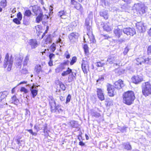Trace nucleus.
I'll return each mask as SVG.
<instances>
[{
	"label": "nucleus",
	"instance_id": "nucleus-1",
	"mask_svg": "<svg viewBox=\"0 0 151 151\" xmlns=\"http://www.w3.org/2000/svg\"><path fill=\"white\" fill-rule=\"evenodd\" d=\"M135 97L134 93L132 91H128L123 95V101L125 104L130 105L132 104Z\"/></svg>",
	"mask_w": 151,
	"mask_h": 151
},
{
	"label": "nucleus",
	"instance_id": "nucleus-2",
	"mask_svg": "<svg viewBox=\"0 0 151 151\" xmlns=\"http://www.w3.org/2000/svg\"><path fill=\"white\" fill-rule=\"evenodd\" d=\"M14 61V58L12 55L7 53L4 61L3 67L6 68L7 71H10L12 69Z\"/></svg>",
	"mask_w": 151,
	"mask_h": 151
},
{
	"label": "nucleus",
	"instance_id": "nucleus-3",
	"mask_svg": "<svg viewBox=\"0 0 151 151\" xmlns=\"http://www.w3.org/2000/svg\"><path fill=\"white\" fill-rule=\"evenodd\" d=\"M142 93L145 96L151 94V85L148 82L143 83L142 86Z\"/></svg>",
	"mask_w": 151,
	"mask_h": 151
},
{
	"label": "nucleus",
	"instance_id": "nucleus-4",
	"mask_svg": "<svg viewBox=\"0 0 151 151\" xmlns=\"http://www.w3.org/2000/svg\"><path fill=\"white\" fill-rule=\"evenodd\" d=\"M134 8L140 14L145 13L146 11V7L141 3H137L134 4Z\"/></svg>",
	"mask_w": 151,
	"mask_h": 151
},
{
	"label": "nucleus",
	"instance_id": "nucleus-5",
	"mask_svg": "<svg viewBox=\"0 0 151 151\" xmlns=\"http://www.w3.org/2000/svg\"><path fill=\"white\" fill-rule=\"evenodd\" d=\"M62 106L60 104L56 105L53 109H51V111L52 113H56L57 114H62L64 113L65 111L62 109Z\"/></svg>",
	"mask_w": 151,
	"mask_h": 151
},
{
	"label": "nucleus",
	"instance_id": "nucleus-6",
	"mask_svg": "<svg viewBox=\"0 0 151 151\" xmlns=\"http://www.w3.org/2000/svg\"><path fill=\"white\" fill-rule=\"evenodd\" d=\"M107 61L109 64H114V66L119 65L120 61L119 60L116 59V57L113 55L111 56L108 58L107 60Z\"/></svg>",
	"mask_w": 151,
	"mask_h": 151
},
{
	"label": "nucleus",
	"instance_id": "nucleus-7",
	"mask_svg": "<svg viewBox=\"0 0 151 151\" xmlns=\"http://www.w3.org/2000/svg\"><path fill=\"white\" fill-rule=\"evenodd\" d=\"M89 17H90V18L89 17H88L86 19L85 26L86 27L87 32L89 31V33L91 34V31H92V30L90 24L92 22V16H90Z\"/></svg>",
	"mask_w": 151,
	"mask_h": 151
},
{
	"label": "nucleus",
	"instance_id": "nucleus-8",
	"mask_svg": "<svg viewBox=\"0 0 151 151\" xmlns=\"http://www.w3.org/2000/svg\"><path fill=\"white\" fill-rule=\"evenodd\" d=\"M47 99L49 101L50 110L52 109H53L54 108V106L56 105V103L55 99L52 96H49L47 98Z\"/></svg>",
	"mask_w": 151,
	"mask_h": 151
},
{
	"label": "nucleus",
	"instance_id": "nucleus-9",
	"mask_svg": "<svg viewBox=\"0 0 151 151\" xmlns=\"http://www.w3.org/2000/svg\"><path fill=\"white\" fill-rule=\"evenodd\" d=\"M123 32L124 34L127 35L133 36L136 34V32L134 29L131 28H127L123 29Z\"/></svg>",
	"mask_w": 151,
	"mask_h": 151
},
{
	"label": "nucleus",
	"instance_id": "nucleus-10",
	"mask_svg": "<svg viewBox=\"0 0 151 151\" xmlns=\"http://www.w3.org/2000/svg\"><path fill=\"white\" fill-rule=\"evenodd\" d=\"M107 90L108 95L110 96H113L116 93V89L114 86L111 85L107 86Z\"/></svg>",
	"mask_w": 151,
	"mask_h": 151
},
{
	"label": "nucleus",
	"instance_id": "nucleus-11",
	"mask_svg": "<svg viewBox=\"0 0 151 151\" xmlns=\"http://www.w3.org/2000/svg\"><path fill=\"white\" fill-rule=\"evenodd\" d=\"M78 37V34L76 32H73L70 33L69 35V39L72 42H76Z\"/></svg>",
	"mask_w": 151,
	"mask_h": 151
},
{
	"label": "nucleus",
	"instance_id": "nucleus-12",
	"mask_svg": "<svg viewBox=\"0 0 151 151\" xmlns=\"http://www.w3.org/2000/svg\"><path fill=\"white\" fill-rule=\"evenodd\" d=\"M151 60V58H144L141 57L137 59L136 61L137 62V64L138 65H141L142 63H148L149 61Z\"/></svg>",
	"mask_w": 151,
	"mask_h": 151
},
{
	"label": "nucleus",
	"instance_id": "nucleus-13",
	"mask_svg": "<svg viewBox=\"0 0 151 151\" xmlns=\"http://www.w3.org/2000/svg\"><path fill=\"white\" fill-rule=\"evenodd\" d=\"M136 27L139 32H142L145 31V28L143 24L141 22H139L136 24Z\"/></svg>",
	"mask_w": 151,
	"mask_h": 151
},
{
	"label": "nucleus",
	"instance_id": "nucleus-14",
	"mask_svg": "<svg viewBox=\"0 0 151 151\" xmlns=\"http://www.w3.org/2000/svg\"><path fill=\"white\" fill-rule=\"evenodd\" d=\"M82 68L84 73H88V70H89L88 63L83 60L82 64Z\"/></svg>",
	"mask_w": 151,
	"mask_h": 151
},
{
	"label": "nucleus",
	"instance_id": "nucleus-15",
	"mask_svg": "<svg viewBox=\"0 0 151 151\" xmlns=\"http://www.w3.org/2000/svg\"><path fill=\"white\" fill-rule=\"evenodd\" d=\"M132 80L134 83L138 84L142 81L143 78L141 76H134L132 78Z\"/></svg>",
	"mask_w": 151,
	"mask_h": 151
},
{
	"label": "nucleus",
	"instance_id": "nucleus-16",
	"mask_svg": "<svg viewBox=\"0 0 151 151\" xmlns=\"http://www.w3.org/2000/svg\"><path fill=\"white\" fill-rule=\"evenodd\" d=\"M28 43L32 49H35L38 46L37 42L35 39L29 40Z\"/></svg>",
	"mask_w": 151,
	"mask_h": 151
},
{
	"label": "nucleus",
	"instance_id": "nucleus-17",
	"mask_svg": "<svg viewBox=\"0 0 151 151\" xmlns=\"http://www.w3.org/2000/svg\"><path fill=\"white\" fill-rule=\"evenodd\" d=\"M124 86L123 81L121 79H119L114 83L115 88L118 89H120L122 87H123Z\"/></svg>",
	"mask_w": 151,
	"mask_h": 151
},
{
	"label": "nucleus",
	"instance_id": "nucleus-18",
	"mask_svg": "<svg viewBox=\"0 0 151 151\" xmlns=\"http://www.w3.org/2000/svg\"><path fill=\"white\" fill-rule=\"evenodd\" d=\"M114 33L116 37L119 38L122 34V29L117 28L115 29Z\"/></svg>",
	"mask_w": 151,
	"mask_h": 151
},
{
	"label": "nucleus",
	"instance_id": "nucleus-19",
	"mask_svg": "<svg viewBox=\"0 0 151 151\" xmlns=\"http://www.w3.org/2000/svg\"><path fill=\"white\" fill-rule=\"evenodd\" d=\"M97 93L98 97L102 101L104 99L103 91L101 89L97 88Z\"/></svg>",
	"mask_w": 151,
	"mask_h": 151
},
{
	"label": "nucleus",
	"instance_id": "nucleus-20",
	"mask_svg": "<svg viewBox=\"0 0 151 151\" xmlns=\"http://www.w3.org/2000/svg\"><path fill=\"white\" fill-rule=\"evenodd\" d=\"M30 90L32 94V97L35 98L37 94V88L35 86H33L30 88Z\"/></svg>",
	"mask_w": 151,
	"mask_h": 151
},
{
	"label": "nucleus",
	"instance_id": "nucleus-21",
	"mask_svg": "<svg viewBox=\"0 0 151 151\" xmlns=\"http://www.w3.org/2000/svg\"><path fill=\"white\" fill-rule=\"evenodd\" d=\"M103 27L104 29L107 32H110L112 29L111 24L109 22L104 24Z\"/></svg>",
	"mask_w": 151,
	"mask_h": 151
},
{
	"label": "nucleus",
	"instance_id": "nucleus-22",
	"mask_svg": "<svg viewBox=\"0 0 151 151\" xmlns=\"http://www.w3.org/2000/svg\"><path fill=\"white\" fill-rule=\"evenodd\" d=\"M89 31L87 32V35L88 36L90 40V43H94L96 42V40L94 38V36L92 34V31H91V34L89 33Z\"/></svg>",
	"mask_w": 151,
	"mask_h": 151
},
{
	"label": "nucleus",
	"instance_id": "nucleus-23",
	"mask_svg": "<svg viewBox=\"0 0 151 151\" xmlns=\"http://www.w3.org/2000/svg\"><path fill=\"white\" fill-rule=\"evenodd\" d=\"M122 145L124 149L127 150H130L132 149V146L129 142L124 143Z\"/></svg>",
	"mask_w": 151,
	"mask_h": 151
},
{
	"label": "nucleus",
	"instance_id": "nucleus-24",
	"mask_svg": "<svg viewBox=\"0 0 151 151\" xmlns=\"http://www.w3.org/2000/svg\"><path fill=\"white\" fill-rule=\"evenodd\" d=\"M100 15L101 17H103L105 19H107L108 18V15L107 12L106 11L103 10L100 12Z\"/></svg>",
	"mask_w": 151,
	"mask_h": 151
},
{
	"label": "nucleus",
	"instance_id": "nucleus-25",
	"mask_svg": "<svg viewBox=\"0 0 151 151\" xmlns=\"http://www.w3.org/2000/svg\"><path fill=\"white\" fill-rule=\"evenodd\" d=\"M91 114L93 117L98 118L100 116V113L97 112L96 110L92 109L91 110Z\"/></svg>",
	"mask_w": 151,
	"mask_h": 151
},
{
	"label": "nucleus",
	"instance_id": "nucleus-26",
	"mask_svg": "<svg viewBox=\"0 0 151 151\" xmlns=\"http://www.w3.org/2000/svg\"><path fill=\"white\" fill-rule=\"evenodd\" d=\"M77 25L76 23L75 22H73L70 24L67 27V29L69 31L72 30L74 27Z\"/></svg>",
	"mask_w": 151,
	"mask_h": 151
},
{
	"label": "nucleus",
	"instance_id": "nucleus-27",
	"mask_svg": "<svg viewBox=\"0 0 151 151\" xmlns=\"http://www.w3.org/2000/svg\"><path fill=\"white\" fill-rule=\"evenodd\" d=\"M58 16L61 18L65 19L66 18L67 16L64 11H62L58 13Z\"/></svg>",
	"mask_w": 151,
	"mask_h": 151
},
{
	"label": "nucleus",
	"instance_id": "nucleus-28",
	"mask_svg": "<svg viewBox=\"0 0 151 151\" xmlns=\"http://www.w3.org/2000/svg\"><path fill=\"white\" fill-rule=\"evenodd\" d=\"M19 101L18 99L17 98L16 96L14 95L12 97L11 99L10 100V102L11 103H13L15 104H17Z\"/></svg>",
	"mask_w": 151,
	"mask_h": 151
},
{
	"label": "nucleus",
	"instance_id": "nucleus-29",
	"mask_svg": "<svg viewBox=\"0 0 151 151\" xmlns=\"http://www.w3.org/2000/svg\"><path fill=\"white\" fill-rule=\"evenodd\" d=\"M72 73V70L69 68H68L67 70L66 71H63L61 74V75L63 76H65L70 73Z\"/></svg>",
	"mask_w": 151,
	"mask_h": 151
},
{
	"label": "nucleus",
	"instance_id": "nucleus-30",
	"mask_svg": "<svg viewBox=\"0 0 151 151\" xmlns=\"http://www.w3.org/2000/svg\"><path fill=\"white\" fill-rule=\"evenodd\" d=\"M71 4L74 5V7L77 10L80 9L82 7L80 4L74 1V2L72 3L71 2Z\"/></svg>",
	"mask_w": 151,
	"mask_h": 151
},
{
	"label": "nucleus",
	"instance_id": "nucleus-31",
	"mask_svg": "<svg viewBox=\"0 0 151 151\" xmlns=\"http://www.w3.org/2000/svg\"><path fill=\"white\" fill-rule=\"evenodd\" d=\"M41 70V67L40 65H37L35 66V71L36 74H38Z\"/></svg>",
	"mask_w": 151,
	"mask_h": 151
},
{
	"label": "nucleus",
	"instance_id": "nucleus-32",
	"mask_svg": "<svg viewBox=\"0 0 151 151\" xmlns=\"http://www.w3.org/2000/svg\"><path fill=\"white\" fill-rule=\"evenodd\" d=\"M83 48L84 50L85 54L86 55L88 56L89 55V53L88 50V47L87 44L84 45Z\"/></svg>",
	"mask_w": 151,
	"mask_h": 151
},
{
	"label": "nucleus",
	"instance_id": "nucleus-33",
	"mask_svg": "<svg viewBox=\"0 0 151 151\" xmlns=\"http://www.w3.org/2000/svg\"><path fill=\"white\" fill-rule=\"evenodd\" d=\"M77 124V122L74 121H71L69 123V125L73 128L76 127Z\"/></svg>",
	"mask_w": 151,
	"mask_h": 151
},
{
	"label": "nucleus",
	"instance_id": "nucleus-34",
	"mask_svg": "<svg viewBox=\"0 0 151 151\" xmlns=\"http://www.w3.org/2000/svg\"><path fill=\"white\" fill-rule=\"evenodd\" d=\"M42 17L43 14L42 13H40L36 18L37 22L38 23H39L42 19Z\"/></svg>",
	"mask_w": 151,
	"mask_h": 151
},
{
	"label": "nucleus",
	"instance_id": "nucleus-35",
	"mask_svg": "<svg viewBox=\"0 0 151 151\" xmlns=\"http://www.w3.org/2000/svg\"><path fill=\"white\" fill-rule=\"evenodd\" d=\"M7 5L6 0H2L0 2V6L2 8H5Z\"/></svg>",
	"mask_w": 151,
	"mask_h": 151
},
{
	"label": "nucleus",
	"instance_id": "nucleus-36",
	"mask_svg": "<svg viewBox=\"0 0 151 151\" xmlns=\"http://www.w3.org/2000/svg\"><path fill=\"white\" fill-rule=\"evenodd\" d=\"M52 42V40L51 38V36L50 35H49L47 37L45 42L46 44L51 43Z\"/></svg>",
	"mask_w": 151,
	"mask_h": 151
},
{
	"label": "nucleus",
	"instance_id": "nucleus-37",
	"mask_svg": "<svg viewBox=\"0 0 151 151\" xmlns=\"http://www.w3.org/2000/svg\"><path fill=\"white\" fill-rule=\"evenodd\" d=\"M29 56L28 55H27L25 57L24 62L23 65L24 66H27V65L28 61L29 60Z\"/></svg>",
	"mask_w": 151,
	"mask_h": 151
},
{
	"label": "nucleus",
	"instance_id": "nucleus-38",
	"mask_svg": "<svg viewBox=\"0 0 151 151\" xmlns=\"http://www.w3.org/2000/svg\"><path fill=\"white\" fill-rule=\"evenodd\" d=\"M32 14V13L30 10H27L25 11L24 15V16L29 17Z\"/></svg>",
	"mask_w": 151,
	"mask_h": 151
},
{
	"label": "nucleus",
	"instance_id": "nucleus-39",
	"mask_svg": "<svg viewBox=\"0 0 151 151\" xmlns=\"http://www.w3.org/2000/svg\"><path fill=\"white\" fill-rule=\"evenodd\" d=\"M105 65V63L100 61L97 62L95 63L97 67H102Z\"/></svg>",
	"mask_w": 151,
	"mask_h": 151
},
{
	"label": "nucleus",
	"instance_id": "nucleus-40",
	"mask_svg": "<svg viewBox=\"0 0 151 151\" xmlns=\"http://www.w3.org/2000/svg\"><path fill=\"white\" fill-rule=\"evenodd\" d=\"M1 93L2 96V99H3L5 98L8 95V93L6 91L1 92Z\"/></svg>",
	"mask_w": 151,
	"mask_h": 151
},
{
	"label": "nucleus",
	"instance_id": "nucleus-41",
	"mask_svg": "<svg viewBox=\"0 0 151 151\" xmlns=\"http://www.w3.org/2000/svg\"><path fill=\"white\" fill-rule=\"evenodd\" d=\"M56 48V45L54 44V43H53L51 45L50 47V49L51 50V51L52 52H54Z\"/></svg>",
	"mask_w": 151,
	"mask_h": 151
},
{
	"label": "nucleus",
	"instance_id": "nucleus-42",
	"mask_svg": "<svg viewBox=\"0 0 151 151\" xmlns=\"http://www.w3.org/2000/svg\"><path fill=\"white\" fill-rule=\"evenodd\" d=\"M104 76L103 75H102L99 77V79L97 81V82L99 83H101V82L104 81Z\"/></svg>",
	"mask_w": 151,
	"mask_h": 151
},
{
	"label": "nucleus",
	"instance_id": "nucleus-43",
	"mask_svg": "<svg viewBox=\"0 0 151 151\" xmlns=\"http://www.w3.org/2000/svg\"><path fill=\"white\" fill-rule=\"evenodd\" d=\"M77 58L76 57H73L72 58V59L70 63V65H72L74 64L76 62Z\"/></svg>",
	"mask_w": 151,
	"mask_h": 151
},
{
	"label": "nucleus",
	"instance_id": "nucleus-44",
	"mask_svg": "<svg viewBox=\"0 0 151 151\" xmlns=\"http://www.w3.org/2000/svg\"><path fill=\"white\" fill-rule=\"evenodd\" d=\"M20 20L17 18H15L13 19V22L17 24H20L21 22Z\"/></svg>",
	"mask_w": 151,
	"mask_h": 151
},
{
	"label": "nucleus",
	"instance_id": "nucleus-45",
	"mask_svg": "<svg viewBox=\"0 0 151 151\" xmlns=\"http://www.w3.org/2000/svg\"><path fill=\"white\" fill-rule=\"evenodd\" d=\"M20 91L21 92H23L24 93H28V92L27 90L24 87H21V88Z\"/></svg>",
	"mask_w": 151,
	"mask_h": 151
},
{
	"label": "nucleus",
	"instance_id": "nucleus-46",
	"mask_svg": "<svg viewBox=\"0 0 151 151\" xmlns=\"http://www.w3.org/2000/svg\"><path fill=\"white\" fill-rule=\"evenodd\" d=\"M64 69V68H61L60 67H58L55 70V72L57 73H58L62 71V70Z\"/></svg>",
	"mask_w": 151,
	"mask_h": 151
},
{
	"label": "nucleus",
	"instance_id": "nucleus-47",
	"mask_svg": "<svg viewBox=\"0 0 151 151\" xmlns=\"http://www.w3.org/2000/svg\"><path fill=\"white\" fill-rule=\"evenodd\" d=\"M17 19L20 20H21L22 19V15L20 12H19L17 14Z\"/></svg>",
	"mask_w": 151,
	"mask_h": 151
},
{
	"label": "nucleus",
	"instance_id": "nucleus-48",
	"mask_svg": "<svg viewBox=\"0 0 151 151\" xmlns=\"http://www.w3.org/2000/svg\"><path fill=\"white\" fill-rule=\"evenodd\" d=\"M56 43L57 44H58V43H60V44H59V45L60 46V47L61 46V45H62L63 43L62 42V40L60 38H59L56 41Z\"/></svg>",
	"mask_w": 151,
	"mask_h": 151
},
{
	"label": "nucleus",
	"instance_id": "nucleus-49",
	"mask_svg": "<svg viewBox=\"0 0 151 151\" xmlns=\"http://www.w3.org/2000/svg\"><path fill=\"white\" fill-rule=\"evenodd\" d=\"M71 98V96L70 95L68 94L66 98V104L68 103L70 101Z\"/></svg>",
	"mask_w": 151,
	"mask_h": 151
},
{
	"label": "nucleus",
	"instance_id": "nucleus-50",
	"mask_svg": "<svg viewBox=\"0 0 151 151\" xmlns=\"http://www.w3.org/2000/svg\"><path fill=\"white\" fill-rule=\"evenodd\" d=\"M129 50V48L128 47H127L124 49V51L123 52V54L124 55H125L127 54Z\"/></svg>",
	"mask_w": 151,
	"mask_h": 151
},
{
	"label": "nucleus",
	"instance_id": "nucleus-51",
	"mask_svg": "<svg viewBox=\"0 0 151 151\" xmlns=\"http://www.w3.org/2000/svg\"><path fill=\"white\" fill-rule=\"evenodd\" d=\"M147 52L148 55H151V45L148 46Z\"/></svg>",
	"mask_w": 151,
	"mask_h": 151
},
{
	"label": "nucleus",
	"instance_id": "nucleus-52",
	"mask_svg": "<svg viewBox=\"0 0 151 151\" xmlns=\"http://www.w3.org/2000/svg\"><path fill=\"white\" fill-rule=\"evenodd\" d=\"M22 59L21 58L18 59L16 63L17 65L18 66L20 65L22 63Z\"/></svg>",
	"mask_w": 151,
	"mask_h": 151
},
{
	"label": "nucleus",
	"instance_id": "nucleus-53",
	"mask_svg": "<svg viewBox=\"0 0 151 151\" xmlns=\"http://www.w3.org/2000/svg\"><path fill=\"white\" fill-rule=\"evenodd\" d=\"M60 86L61 88L63 91H65L66 89L65 86L63 84H61L60 85Z\"/></svg>",
	"mask_w": 151,
	"mask_h": 151
},
{
	"label": "nucleus",
	"instance_id": "nucleus-54",
	"mask_svg": "<svg viewBox=\"0 0 151 151\" xmlns=\"http://www.w3.org/2000/svg\"><path fill=\"white\" fill-rule=\"evenodd\" d=\"M55 57V55L53 53H51L49 55V57L50 59L52 60V58H54Z\"/></svg>",
	"mask_w": 151,
	"mask_h": 151
},
{
	"label": "nucleus",
	"instance_id": "nucleus-55",
	"mask_svg": "<svg viewBox=\"0 0 151 151\" xmlns=\"http://www.w3.org/2000/svg\"><path fill=\"white\" fill-rule=\"evenodd\" d=\"M125 40V38H122V39H119L117 40L118 42H119L120 43H122V42H124V41Z\"/></svg>",
	"mask_w": 151,
	"mask_h": 151
},
{
	"label": "nucleus",
	"instance_id": "nucleus-56",
	"mask_svg": "<svg viewBox=\"0 0 151 151\" xmlns=\"http://www.w3.org/2000/svg\"><path fill=\"white\" fill-rule=\"evenodd\" d=\"M72 73V74H71V76H72V78L73 79L74 78H76V73H73V72H72V73Z\"/></svg>",
	"mask_w": 151,
	"mask_h": 151
},
{
	"label": "nucleus",
	"instance_id": "nucleus-57",
	"mask_svg": "<svg viewBox=\"0 0 151 151\" xmlns=\"http://www.w3.org/2000/svg\"><path fill=\"white\" fill-rule=\"evenodd\" d=\"M52 62L53 61L52 60L50 59V61L48 63V64L50 66H51L52 65Z\"/></svg>",
	"mask_w": 151,
	"mask_h": 151
},
{
	"label": "nucleus",
	"instance_id": "nucleus-58",
	"mask_svg": "<svg viewBox=\"0 0 151 151\" xmlns=\"http://www.w3.org/2000/svg\"><path fill=\"white\" fill-rule=\"evenodd\" d=\"M69 63V61L68 60H67V61L64 62L63 64L64 65H68Z\"/></svg>",
	"mask_w": 151,
	"mask_h": 151
},
{
	"label": "nucleus",
	"instance_id": "nucleus-59",
	"mask_svg": "<svg viewBox=\"0 0 151 151\" xmlns=\"http://www.w3.org/2000/svg\"><path fill=\"white\" fill-rule=\"evenodd\" d=\"M27 83V81H22V82H21L18 85V86H19V85H20L21 84H26Z\"/></svg>",
	"mask_w": 151,
	"mask_h": 151
},
{
	"label": "nucleus",
	"instance_id": "nucleus-60",
	"mask_svg": "<svg viewBox=\"0 0 151 151\" xmlns=\"http://www.w3.org/2000/svg\"><path fill=\"white\" fill-rule=\"evenodd\" d=\"M79 145L81 146H84L85 145V144L82 141H80L79 142Z\"/></svg>",
	"mask_w": 151,
	"mask_h": 151
},
{
	"label": "nucleus",
	"instance_id": "nucleus-61",
	"mask_svg": "<svg viewBox=\"0 0 151 151\" xmlns=\"http://www.w3.org/2000/svg\"><path fill=\"white\" fill-rule=\"evenodd\" d=\"M16 9L15 8H14L12 10V13L13 14L15 13L16 11Z\"/></svg>",
	"mask_w": 151,
	"mask_h": 151
},
{
	"label": "nucleus",
	"instance_id": "nucleus-62",
	"mask_svg": "<svg viewBox=\"0 0 151 151\" xmlns=\"http://www.w3.org/2000/svg\"><path fill=\"white\" fill-rule=\"evenodd\" d=\"M59 98L61 101H64L65 99L62 96H60Z\"/></svg>",
	"mask_w": 151,
	"mask_h": 151
},
{
	"label": "nucleus",
	"instance_id": "nucleus-63",
	"mask_svg": "<svg viewBox=\"0 0 151 151\" xmlns=\"http://www.w3.org/2000/svg\"><path fill=\"white\" fill-rule=\"evenodd\" d=\"M23 24L25 25H28L29 24V23L28 22H26V21H23Z\"/></svg>",
	"mask_w": 151,
	"mask_h": 151
},
{
	"label": "nucleus",
	"instance_id": "nucleus-64",
	"mask_svg": "<svg viewBox=\"0 0 151 151\" xmlns=\"http://www.w3.org/2000/svg\"><path fill=\"white\" fill-rule=\"evenodd\" d=\"M78 139L80 141H81V140L82 139V136L80 134L78 136Z\"/></svg>",
	"mask_w": 151,
	"mask_h": 151
}]
</instances>
